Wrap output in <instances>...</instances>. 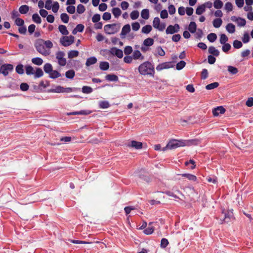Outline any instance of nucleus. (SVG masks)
I'll use <instances>...</instances> for the list:
<instances>
[{"mask_svg": "<svg viewBox=\"0 0 253 253\" xmlns=\"http://www.w3.org/2000/svg\"><path fill=\"white\" fill-rule=\"evenodd\" d=\"M200 141L197 139L189 140H177L171 139L169 140L166 146L162 148L163 151H165L168 149H174L179 147L185 146H191L192 145H197L199 144Z\"/></svg>", "mask_w": 253, "mask_h": 253, "instance_id": "f257e3e1", "label": "nucleus"}, {"mask_svg": "<svg viewBox=\"0 0 253 253\" xmlns=\"http://www.w3.org/2000/svg\"><path fill=\"white\" fill-rule=\"evenodd\" d=\"M139 73L143 76H149L154 77L155 75L154 65L150 61H147L140 64L138 67Z\"/></svg>", "mask_w": 253, "mask_h": 253, "instance_id": "f03ea898", "label": "nucleus"}, {"mask_svg": "<svg viewBox=\"0 0 253 253\" xmlns=\"http://www.w3.org/2000/svg\"><path fill=\"white\" fill-rule=\"evenodd\" d=\"M80 88L77 87H64L60 85L56 86L54 88L50 89L51 92L55 93H70L80 91Z\"/></svg>", "mask_w": 253, "mask_h": 253, "instance_id": "7ed1b4c3", "label": "nucleus"}, {"mask_svg": "<svg viewBox=\"0 0 253 253\" xmlns=\"http://www.w3.org/2000/svg\"><path fill=\"white\" fill-rule=\"evenodd\" d=\"M35 46L37 50L43 55H47L49 54L48 50L46 49L44 45V41L42 39L38 40L35 43Z\"/></svg>", "mask_w": 253, "mask_h": 253, "instance_id": "20e7f679", "label": "nucleus"}, {"mask_svg": "<svg viewBox=\"0 0 253 253\" xmlns=\"http://www.w3.org/2000/svg\"><path fill=\"white\" fill-rule=\"evenodd\" d=\"M119 29V27H117V25L116 24H107L104 27L105 32L108 35L115 34L118 31Z\"/></svg>", "mask_w": 253, "mask_h": 253, "instance_id": "39448f33", "label": "nucleus"}, {"mask_svg": "<svg viewBox=\"0 0 253 253\" xmlns=\"http://www.w3.org/2000/svg\"><path fill=\"white\" fill-rule=\"evenodd\" d=\"M13 70V66L11 64H4L0 67V74H2L4 76H6L9 72Z\"/></svg>", "mask_w": 253, "mask_h": 253, "instance_id": "423d86ee", "label": "nucleus"}, {"mask_svg": "<svg viewBox=\"0 0 253 253\" xmlns=\"http://www.w3.org/2000/svg\"><path fill=\"white\" fill-rule=\"evenodd\" d=\"M74 40L75 38L73 36H63L60 39V42L64 46H68L74 43Z\"/></svg>", "mask_w": 253, "mask_h": 253, "instance_id": "0eeeda50", "label": "nucleus"}, {"mask_svg": "<svg viewBox=\"0 0 253 253\" xmlns=\"http://www.w3.org/2000/svg\"><path fill=\"white\" fill-rule=\"evenodd\" d=\"M65 53L63 51H59L56 53V58L58 60V64L61 66H64L67 63L66 58H64Z\"/></svg>", "mask_w": 253, "mask_h": 253, "instance_id": "6e6552de", "label": "nucleus"}, {"mask_svg": "<svg viewBox=\"0 0 253 253\" xmlns=\"http://www.w3.org/2000/svg\"><path fill=\"white\" fill-rule=\"evenodd\" d=\"M153 26L155 28L161 31H163L166 27L165 23H160V19L159 17L154 18L153 21Z\"/></svg>", "mask_w": 253, "mask_h": 253, "instance_id": "1a4fd4ad", "label": "nucleus"}, {"mask_svg": "<svg viewBox=\"0 0 253 253\" xmlns=\"http://www.w3.org/2000/svg\"><path fill=\"white\" fill-rule=\"evenodd\" d=\"M173 66L172 62H166L158 65L156 67V70L158 71H160L164 69L172 68Z\"/></svg>", "mask_w": 253, "mask_h": 253, "instance_id": "9d476101", "label": "nucleus"}, {"mask_svg": "<svg viewBox=\"0 0 253 253\" xmlns=\"http://www.w3.org/2000/svg\"><path fill=\"white\" fill-rule=\"evenodd\" d=\"M180 27L178 24H175L174 25L169 26L166 31L167 34H173L175 33H177L179 31Z\"/></svg>", "mask_w": 253, "mask_h": 253, "instance_id": "9b49d317", "label": "nucleus"}, {"mask_svg": "<svg viewBox=\"0 0 253 253\" xmlns=\"http://www.w3.org/2000/svg\"><path fill=\"white\" fill-rule=\"evenodd\" d=\"M231 20L233 22H235L239 27L245 26L246 24V20L244 18L240 17H237L236 16H233L231 17Z\"/></svg>", "mask_w": 253, "mask_h": 253, "instance_id": "f8f14e48", "label": "nucleus"}, {"mask_svg": "<svg viewBox=\"0 0 253 253\" xmlns=\"http://www.w3.org/2000/svg\"><path fill=\"white\" fill-rule=\"evenodd\" d=\"M223 214H224V218L223 219H221V223H223V222L225 223H228L229 222H231L233 221L234 219L233 216V214L232 212H227V213H224L223 212Z\"/></svg>", "mask_w": 253, "mask_h": 253, "instance_id": "ddd939ff", "label": "nucleus"}, {"mask_svg": "<svg viewBox=\"0 0 253 253\" xmlns=\"http://www.w3.org/2000/svg\"><path fill=\"white\" fill-rule=\"evenodd\" d=\"M225 109L223 106H221L214 108L212 111V114L214 117H217L220 114H223L225 113Z\"/></svg>", "mask_w": 253, "mask_h": 253, "instance_id": "4468645a", "label": "nucleus"}, {"mask_svg": "<svg viewBox=\"0 0 253 253\" xmlns=\"http://www.w3.org/2000/svg\"><path fill=\"white\" fill-rule=\"evenodd\" d=\"M132 57L134 60H140L143 61L144 59V56L141 54L138 50H135L132 53Z\"/></svg>", "mask_w": 253, "mask_h": 253, "instance_id": "2eb2a0df", "label": "nucleus"}, {"mask_svg": "<svg viewBox=\"0 0 253 253\" xmlns=\"http://www.w3.org/2000/svg\"><path fill=\"white\" fill-rule=\"evenodd\" d=\"M127 146L130 147L134 148L136 149H140L142 148L143 144L141 142L132 140Z\"/></svg>", "mask_w": 253, "mask_h": 253, "instance_id": "dca6fc26", "label": "nucleus"}, {"mask_svg": "<svg viewBox=\"0 0 253 253\" xmlns=\"http://www.w3.org/2000/svg\"><path fill=\"white\" fill-rule=\"evenodd\" d=\"M130 31V26L129 24L125 25L122 28L121 33L122 38H125V36Z\"/></svg>", "mask_w": 253, "mask_h": 253, "instance_id": "f3484780", "label": "nucleus"}, {"mask_svg": "<svg viewBox=\"0 0 253 253\" xmlns=\"http://www.w3.org/2000/svg\"><path fill=\"white\" fill-rule=\"evenodd\" d=\"M105 78L106 80L110 82H118L119 81L118 76L114 74H108Z\"/></svg>", "mask_w": 253, "mask_h": 253, "instance_id": "a211bd4d", "label": "nucleus"}, {"mask_svg": "<svg viewBox=\"0 0 253 253\" xmlns=\"http://www.w3.org/2000/svg\"><path fill=\"white\" fill-rule=\"evenodd\" d=\"M97 61V59L95 57H90L86 59L85 65L87 67L90 66L91 65L95 64Z\"/></svg>", "mask_w": 253, "mask_h": 253, "instance_id": "6ab92c4d", "label": "nucleus"}, {"mask_svg": "<svg viewBox=\"0 0 253 253\" xmlns=\"http://www.w3.org/2000/svg\"><path fill=\"white\" fill-rule=\"evenodd\" d=\"M99 68L102 71H106L109 68V64L107 61H102L99 63Z\"/></svg>", "mask_w": 253, "mask_h": 253, "instance_id": "aec40b11", "label": "nucleus"}, {"mask_svg": "<svg viewBox=\"0 0 253 253\" xmlns=\"http://www.w3.org/2000/svg\"><path fill=\"white\" fill-rule=\"evenodd\" d=\"M153 222H150L149 224L148 227L144 230V233L146 235H150L153 233L154 228L152 226Z\"/></svg>", "mask_w": 253, "mask_h": 253, "instance_id": "412c9836", "label": "nucleus"}, {"mask_svg": "<svg viewBox=\"0 0 253 253\" xmlns=\"http://www.w3.org/2000/svg\"><path fill=\"white\" fill-rule=\"evenodd\" d=\"M226 30L228 33L233 34L235 32V26L232 23H229L226 26Z\"/></svg>", "mask_w": 253, "mask_h": 253, "instance_id": "4be33fe9", "label": "nucleus"}, {"mask_svg": "<svg viewBox=\"0 0 253 253\" xmlns=\"http://www.w3.org/2000/svg\"><path fill=\"white\" fill-rule=\"evenodd\" d=\"M209 52L213 56H218L219 54V51L214 46H211L209 48Z\"/></svg>", "mask_w": 253, "mask_h": 253, "instance_id": "5701e85b", "label": "nucleus"}, {"mask_svg": "<svg viewBox=\"0 0 253 253\" xmlns=\"http://www.w3.org/2000/svg\"><path fill=\"white\" fill-rule=\"evenodd\" d=\"M43 70L46 73L49 74L53 70V68L51 64L47 63L44 64Z\"/></svg>", "mask_w": 253, "mask_h": 253, "instance_id": "b1692460", "label": "nucleus"}, {"mask_svg": "<svg viewBox=\"0 0 253 253\" xmlns=\"http://www.w3.org/2000/svg\"><path fill=\"white\" fill-rule=\"evenodd\" d=\"M197 29V25L195 22H191L188 26V30L191 33H195Z\"/></svg>", "mask_w": 253, "mask_h": 253, "instance_id": "393cba45", "label": "nucleus"}, {"mask_svg": "<svg viewBox=\"0 0 253 253\" xmlns=\"http://www.w3.org/2000/svg\"><path fill=\"white\" fill-rule=\"evenodd\" d=\"M61 76V74L56 70H52V72L49 74V78L51 79H56Z\"/></svg>", "mask_w": 253, "mask_h": 253, "instance_id": "a878e982", "label": "nucleus"}, {"mask_svg": "<svg viewBox=\"0 0 253 253\" xmlns=\"http://www.w3.org/2000/svg\"><path fill=\"white\" fill-rule=\"evenodd\" d=\"M154 40L152 38H148L144 41L143 45L145 46H150L154 44Z\"/></svg>", "mask_w": 253, "mask_h": 253, "instance_id": "bb28decb", "label": "nucleus"}, {"mask_svg": "<svg viewBox=\"0 0 253 253\" xmlns=\"http://www.w3.org/2000/svg\"><path fill=\"white\" fill-rule=\"evenodd\" d=\"M58 29L60 32L63 35H67L69 34V32L67 29L66 26L63 25H60L58 27Z\"/></svg>", "mask_w": 253, "mask_h": 253, "instance_id": "cd10ccee", "label": "nucleus"}, {"mask_svg": "<svg viewBox=\"0 0 253 253\" xmlns=\"http://www.w3.org/2000/svg\"><path fill=\"white\" fill-rule=\"evenodd\" d=\"M79 52L77 50H70L68 53V57L70 59H72L77 57L79 55Z\"/></svg>", "mask_w": 253, "mask_h": 253, "instance_id": "c85d7f7f", "label": "nucleus"}, {"mask_svg": "<svg viewBox=\"0 0 253 253\" xmlns=\"http://www.w3.org/2000/svg\"><path fill=\"white\" fill-rule=\"evenodd\" d=\"M181 175L183 177H186L190 180L195 181L197 179V177L195 175L190 173H183L181 174Z\"/></svg>", "mask_w": 253, "mask_h": 253, "instance_id": "c756f323", "label": "nucleus"}, {"mask_svg": "<svg viewBox=\"0 0 253 253\" xmlns=\"http://www.w3.org/2000/svg\"><path fill=\"white\" fill-rule=\"evenodd\" d=\"M29 9V6L28 5H23L19 7V11L21 14H25L28 12Z\"/></svg>", "mask_w": 253, "mask_h": 253, "instance_id": "7c9ffc66", "label": "nucleus"}, {"mask_svg": "<svg viewBox=\"0 0 253 253\" xmlns=\"http://www.w3.org/2000/svg\"><path fill=\"white\" fill-rule=\"evenodd\" d=\"M112 12L115 18H118L122 13L121 9L118 7L113 8Z\"/></svg>", "mask_w": 253, "mask_h": 253, "instance_id": "2f4dec72", "label": "nucleus"}, {"mask_svg": "<svg viewBox=\"0 0 253 253\" xmlns=\"http://www.w3.org/2000/svg\"><path fill=\"white\" fill-rule=\"evenodd\" d=\"M222 24V20L221 18H216L213 21V26L216 28L221 26Z\"/></svg>", "mask_w": 253, "mask_h": 253, "instance_id": "473e14b6", "label": "nucleus"}, {"mask_svg": "<svg viewBox=\"0 0 253 253\" xmlns=\"http://www.w3.org/2000/svg\"><path fill=\"white\" fill-rule=\"evenodd\" d=\"M223 3L220 0H215L213 2V6L215 8L219 9L222 7Z\"/></svg>", "mask_w": 253, "mask_h": 253, "instance_id": "72a5a7b5", "label": "nucleus"}, {"mask_svg": "<svg viewBox=\"0 0 253 253\" xmlns=\"http://www.w3.org/2000/svg\"><path fill=\"white\" fill-rule=\"evenodd\" d=\"M152 27L150 25H147L143 27L141 30L142 33L146 34H149L152 30Z\"/></svg>", "mask_w": 253, "mask_h": 253, "instance_id": "f704fd0d", "label": "nucleus"}, {"mask_svg": "<svg viewBox=\"0 0 253 253\" xmlns=\"http://www.w3.org/2000/svg\"><path fill=\"white\" fill-rule=\"evenodd\" d=\"M110 104L107 101H101L99 102V107L101 109H106L109 108Z\"/></svg>", "mask_w": 253, "mask_h": 253, "instance_id": "c9c22d12", "label": "nucleus"}, {"mask_svg": "<svg viewBox=\"0 0 253 253\" xmlns=\"http://www.w3.org/2000/svg\"><path fill=\"white\" fill-rule=\"evenodd\" d=\"M32 62L36 65H41L43 63V60L40 57H35L32 59Z\"/></svg>", "mask_w": 253, "mask_h": 253, "instance_id": "e433bc0d", "label": "nucleus"}, {"mask_svg": "<svg viewBox=\"0 0 253 253\" xmlns=\"http://www.w3.org/2000/svg\"><path fill=\"white\" fill-rule=\"evenodd\" d=\"M141 16L143 19L145 20L148 19L149 17V10L148 9H143L141 12Z\"/></svg>", "mask_w": 253, "mask_h": 253, "instance_id": "4c0bfd02", "label": "nucleus"}, {"mask_svg": "<svg viewBox=\"0 0 253 253\" xmlns=\"http://www.w3.org/2000/svg\"><path fill=\"white\" fill-rule=\"evenodd\" d=\"M75 75V72L73 70H70L66 72L65 76L68 79H72Z\"/></svg>", "mask_w": 253, "mask_h": 253, "instance_id": "58836bf2", "label": "nucleus"}, {"mask_svg": "<svg viewBox=\"0 0 253 253\" xmlns=\"http://www.w3.org/2000/svg\"><path fill=\"white\" fill-rule=\"evenodd\" d=\"M33 21L37 24H40L42 22V20L40 16L37 13H34L32 15Z\"/></svg>", "mask_w": 253, "mask_h": 253, "instance_id": "ea45409f", "label": "nucleus"}, {"mask_svg": "<svg viewBox=\"0 0 253 253\" xmlns=\"http://www.w3.org/2000/svg\"><path fill=\"white\" fill-rule=\"evenodd\" d=\"M205 8L204 5L202 4L197 7L196 9V13L197 15H201L205 11Z\"/></svg>", "mask_w": 253, "mask_h": 253, "instance_id": "a19ab883", "label": "nucleus"}, {"mask_svg": "<svg viewBox=\"0 0 253 253\" xmlns=\"http://www.w3.org/2000/svg\"><path fill=\"white\" fill-rule=\"evenodd\" d=\"M43 75V72L42 69L37 68L36 72L34 74V77L35 78H39L42 77Z\"/></svg>", "mask_w": 253, "mask_h": 253, "instance_id": "79ce46f5", "label": "nucleus"}, {"mask_svg": "<svg viewBox=\"0 0 253 253\" xmlns=\"http://www.w3.org/2000/svg\"><path fill=\"white\" fill-rule=\"evenodd\" d=\"M227 70L232 75H235L238 72V69L232 66H228Z\"/></svg>", "mask_w": 253, "mask_h": 253, "instance_id": "37998d69", "label": "nucleus"}, {"mask_svg": "<svg viewBox=\"0 0 253 253\" xmlns=\"http://www.w3.org/2000/svg\"><path fill=\"white\" fill-rule=\"evenodd\" d=\"M219 84L217 82H214L210 84H209L206 86V88L207 90H211L216 88L218 86Z\"/></svg>", "mask_w": 253, "mask_h": 253, "instance_id": "c03bdc74", "label": "nucleus"}, {"mask_svg": "<svg viewBox=\"0 0 253 253\" xmlns=\"http://www.w3.org/2000/svg\"><path fill=\"white\" fill-rule=\"evenodd\" d=\"M207 39L211 42H214L217 39V36L215 33H210L207 36Z\"/></svg>", "mask_w": 253, "mask_h": 253, "instance_id": "a18cd8bd", "label": "nucleus"}, {"mask_svg": "<svg viewBox=\"0 0 253 253\" xmlns=\"http://www.w3.org/2000/svg\"><path fill=\"white\" fill-rule=\"evenodd\" d=\"M242 40L244 43H247L250 42V37L248 33H244L243 36L242 38Z\"/></svg>", "mask_w": 253, "mask_h": 253, "instance_id": "49530a36", "label": "nucleus"}, {"mask_svg": "<svg viewBox=\"0 0 253 253\" xmlns=\"http://www.w3.org/2000/svg\"><path fill=\"white\" fill-rule=\"evenodd\" d=\"M93 91V89L88 86H84L82 87V92L84 93L89 94Z\"/></svg>", "mask_w": 253, "mask_h": 253, "instance_id": "de8ad7c7", "label": "nucleus"}, {"mask_svg": "<svg viewBox=\"0 0 253 253\" xmlns=\"http://www.w3.org/2000/svg\"><path fill=\"white\" fill-rule=\"evenodd\" d=\"M233 45L235 48L239 49L242 47L243 43L241 41L236 40L233 42Z\"/></svg>", "mask_w": 253, "mask_h": 253, "instance_id": "09e8293b", "label": "nucleus"}, {"mask_svg": "<svg viewBox=\"0 0 253 253\" xmlns=\"http://www.w3.org/2000/svg\"><path fill=\"white\" fill-rule=\"evenodd\" d=\"M60 18L63 22L67 23L69 22V17L67 14L65 13H62L60 15Z\"/></svg>", "mask_w": 253, "mask_h": 253, "instance_id": "8fccbe9b", "label": "nucleus"}, {"mask_svg": "<svg viewBox=\"0 0 253 253\" xmlns=\"http://www.w3.org/2000/svg\"><path fill=\"white\" fill-rule=\"evenodd\" d=\"M185 62L184 61L181 60L179 62L177 63L176 65V68L178 70H180L185 67Z\"/></svg>", "mask_w": 253, "mask_h": 253, "instance_id": "3c124183", "label": "nucleus"}, {"mask_svg": "<svg viewBox=\"0 0 253 253\" xmlns=\"http://www.w3.org/2000/svg\"><path fill=\"white\" fill-rule=\"evenodd\" d=\"M26 73L28 75H33L34 74V68L30 65L26 66Z\"/></svg>", "mask_w": 253, "mask_h": 253, "instance_id": "603ef678", "label": "nucleus"}, {"mask_svg": "<svg viewBox=\"0 0 253 253\" xmlns=\"http://www.w3.org/2000/svg\"><path fill=\"white\" fill-rule=\"evenodd\" d=\"M139 14V12L137 10H133L130 13V16L131 19L135 20L138 18Z\"/></svg>", "mask_w": 253, "mask_h": 253, "instance_id": "864d4df0", "label": "nucleus"}, {"mask_svg": "<svg viewBox=\"0 0 253 253\" xmlns=\"http://www.w3.org/2000/svg\"><path fill=\"white\" fill-rule=\"evenodd\" d=\"M224 9L226 10L227 12L231 11L233 10V5L230 2H227L225 4Z\"/></svg>", "mask_w": 253, "mask_h": 253, "instance_id": "5fc2aeb1", "label": "nucleus"}, {"mask_svg": "<svg viewBox=\"0 0 253 253\" xmlns=\"http://www.w3.org/2000/svg\"><path fill=\"white\" fill-rule=\"evenodd\" d=\"M85 10V7L82 4H79L77 7V11L79 14L83 13Z\"/></svg>", "mask_w": 253, "mask_h": 253, "instance_id": "6e6d98bb", "label": "nucleus"}, {"mask_svg": "<svg viewBox=\"0 0 253 253\" xmlns=\"http://www.w3.org/2000/svg\"><path fill=\"white\" fill-rule=\"evenodd\" d=\"M17 73L22 75L24 73L23 66L22 64H18L16 67Z\"/></svg>", "mask_w": 253, "mask_h": 253, "instance_id": "4d7b16f0", "label": "nucleus"}, {"mask_svg": "<svg viewBox=\"0 0 253 253\" xmlns=\"http://www.w3.org/2000/svg\"><path fill=\"white\" fill-rule=\"evenodd\" d=\"M222 50L224 52H228L231 48V45L228 43L222 44Z\"/></svg>", "mask_w": 253, "mask_h": 253, "instance_id": "13d9d810", "label": "nucleus"}, {"mask_svg": "<svg viewBox=\"0 0 253 253\" xmlns=\"http://www.w3.org/2000/svg\"><path fill=\"white\" fill-rule=\"evenodd\" d=\"M228 40V37L226 36V35L224 34L221 35L220 38V42L221 44H222L226 43Z\"/></svg>", "mask_w": 253, "mask_h": 253, "instance_id": "bf43d9fd", "label": "nucleus"}, {"mask_svg": "<svg viewBox=\"0 0 253 253\" xmlns=\"http://www.w3.org/2000/svg\"><path fill=\"white\" fill-rule=\"evenodd\" d=\"M169 244V242L167 239L163 238L161 241V247L163 249H164L167 247Z\"/></svg>", "mask_w": 253, "mask_h": 253, "instance_id": "052dcab7", "label": "nucleus"}, {"mask_svg": "<svg viewBox=\"0 0 253 253\" xmlns=\"http://www.w3.org/2000/svg\"><path fill=\"white\" fill-rule=\"evenodd\" d=\"M208 77V72L207 69H203L201 72V79L205 80Z\"/></svg>", "mask_w": 253, "mask_h": 253, "instance_id": "680f3d73", "label": "nucleus"}, {"mask_svg": "<svg viewBox=\"0 0 253 253\" xmlns=\"http://www.w3.org/2000/svg\"><path fill=\"white\" fill-rule=\"evenodd\" d=\"M132 52V48L130 46H126L124 48V53L126 55H129Z\"/></svg>", "mask_w": 253, "mask_h": 253, "instance_id": "e2e57ef3", "label": "nucleus"}, {"mask_svg": "<svg viewBox=\"0 0 253 253\" xmlns=\"http://www.w3.org/2000/svg\"><path fill=\"white\" fill-rule=\"evenodd\" d=\"M29 88V85L27 83H22L20 85V88L22 91H27Z\"/></svg>", "mask_w": 253, "mask_h": 253, "instance_id": "0e129e2a", "label": "nucleus"}, {"mask_svg": "<svg viewBox=\"0 0 253 253\" xmlns=\"http://www.w3.org/2000/svg\"><path fill=\"white\" fill-rule=\"evenodd\" d=\"M115 55L119 58H122L123 57V52L121 49L117 48L115 50Z\"/></svg>", "mask_w": 253, "mask_h": 253, "instance_id": "69168bd1", "label": "nucleus"}, {"mask_svg": "<svg viewBox=\"0 0 253 253\" xmlns=\"http://www.w3.org/2000/svg\"><path fill=\"white\" fill-rule=\"evenodd\" d=\"M131 26L132 30L134 31H138L140 27L139 23L137 22L132 23Z\"/></svg>", "mask_w": 253, "mask_h": 253, "instance_id": "338daca9", "label": "nucleus"}, {"mask_svg": "<svg viewBox=\"0 0 253 253\" xmlns=\"http://www.w3.org/2000/svg\"><path fill=\"white\" fill-rule=\"evenodd\" d=\"M15 23L16 25L19 26H22L24 24V21L23 19L20 18H17L15 19Z\"/></svg>", "mask_w": 253, "mask_h": 253, "instance_id": "774afa93", "label": "nucleus"}]
</instances>
